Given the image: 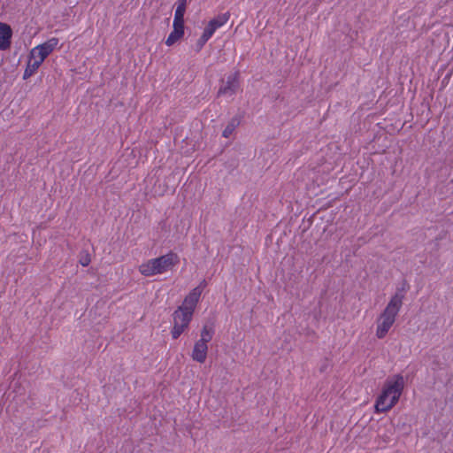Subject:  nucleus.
I'll use <instances>...</instances> for the list:
<instances>
[{"mask_svg":"<svg viewBox=\"0 0 453 453\" xmlns=\"http://www.w3.org/2000/svg\"><path fill=\"white\" fill-rule=\"evenodd\" d=\"M187 3V0L177 1L173 22L184 24V15L186 12Z\"/></svg>","mask_w":453,"mask_h":453,"instance_id":"f8f14e48","label":"nucleus"},{"mask_svg":"<svg viewBox=\"0 0 453 453\" xmlns=\"http://www.w3.org/2000/svg\"><path fill=\"white\" fill-rule=\"evenodd\" d=\"M234 130V127L233 126H230L228 125L223 131V136L227 138L229 137V135L232 134Z\"/></svg>","mask_w":453,"mask_h":453,"instance_id":"dca6fc26","label":"nucleus"},{"mask_svg":"<svg viewBox=\"0 0 453 453\" xmlns=\"http://www.w3.org/2000/svg\"><path fill=\"white\" fill-rule=\"evenodd\" d=\"M184 35V24L173 22V31L170 33L165 40L167 46L173 45Z\"/></svg>","mask_w":453,"mask_h":453,"instance_id":"9d476101","label":"nucleus"},{"mask_svg":"<svg viewBox=\"0 0 453 453\" xmlns=\"http://www.w3.org/2000/svg\"><path fill=\"white\" fill-rule=\"evenodd\" d=\"M193 313L185 311L181 308H178L173 313V326L171 331L173 339H177L180 334L188 328Z\"/></svg>","mask_w":453,"mask_h":453,"instance_id":"39448f33","label":"nucleus"},{"mask_svg":"<svg viewBox=\"0 0 453 453\" xmlns=\"http://www.w3.org/2000/svg\"><path fill=\"white\" fill-rule=\"evenodd\" d=\"M59 40L57 37H51L43 43L31 49L29 52V59L37 65L44 62V60L58 48Z\"/></svg>","mask_w":453,"mask_h":453,"instance_id":"20e7f679","label":"nucleus"},{"mask_svg":"<svg viewBox=\"0 0 453 453\" xmlns=\"http://www.w3.org/2000/svg\"><path fill=\"white\" fill-rule=\"evenodd\" d=\"M213 336V330L212 328L205 326L203 327L200 334V339L198 341L203 342L206 344H208Z\"/></svg>","mask_w":453,"mask_h":453,"instance_id":"4468645a","label":"nucleus"},{"mask_svg":"<svg viewBox=\"0 0 453 453\" xmlns=\"http://www.w3.org/2000/svg\"><path fill=\"white\" fill-rule=\"evenodd\" d=\"M210 39V37H208L205 34L203 33L196 42L197 50H200Z\"/></svg>","mask_w":453,"mask_h":453,"instance_id":"2eb2a0df","label":"nucleus"},{"mask_svg":"<svg viewBox=\"0 0 453 453\" xmlns=\"http://www.w3.org/2000/svg\"><path fill=\"white\" fill-rule=\"evenodd\" d=\"M239 87V74L234 73L222 80L218 94L219 96L230 97L238 91Z\"/></svg>","mask_w":453,"mask_h":453,"instance_id":"423d86ee","label":"nucleus"},{"mask_svg":"<svg viewBox=\"0 0 453 453\" xmlns=\"http://www.w3.org/2000/svg\"><path fill=\"white\" fill-rule=\"evenodd\" d=\"M12 29L9 25L0 23V50H6L10 47L12 38Z\"/></svg>","mask_w":453,"mask_h":453,"instance_id":"9b49d317","label":"nucleus"},{"mask_svg":"<svg viewBox=\"0 0 453 453\" xmlns=\"http://www.w3.org/2000/svg\"><path fill=\"white\" fill-rule=\"evenodd\" d=\"M208 344L196 341L191 353V357L194 361L198 363H204L207 358Z\"/></svg>","mask_w":453,"mask_h":453,"instance_id":"1a4fd4ad","label":"nucleus"},{"mask_svg":"<svg viewBox=\"0 0 453 453\" xmlns=\"http://www.w3.org/2000/svg\"><path fill=\"white\" fill-rule=\"evenodd\" d=\"M230 19L229 12L219 14L211 19L203 29V34L211 38L214 33L220 27H224Z\"/></svg>","mask_w":453,"mask_h":453,"instance_id":"6e6552de","label":"nucleus"},{"mask_svg":"<svg viewBox=\"0 0 453 453\" xmlns=\"http://www.w3.org/2000/svg\"><path fill=\"white\" fill-rule=\"evenodd\" d=\"M403 298L404 295L401 292H396L390 297L385 309L376 319L377 338L382 339L388 334L403 306Z\"/></svg>","mask_w":453,"mask_h":453,"instance_id":"f03ea898","label":"nucleus"},{"mask_svg":"<svg viewBox=\"0 0 453 453\" xmlns=\"http://www.w3.org/2000/svg\"><path fill=\"white\" fill-rule=\"evenodd\" d=\"M404 385L405 380L401 374H395L388 378L380 395L376 398L374 404L375 412L383 413L391 410L398 403Z\"/></svg>","mask_w":453,"mask_h":453,"instance_id":"f257e3e1","label":"nucleus"},{"mask_svg":"<svg viewBox=\"0 0 453 453\" xmlns=\"http://www.w3.org/2000/svg\"><path fill=\"white\" fill-rule=\"evenodd\" d=\"M206 286L205 280H203L197 287L194 288L188 295L184 298L180 308L194 313L196 306L200 299L203 288Z\"/></svg>","mask_w":453,"mask_h":453,"instance_id":"0eeeda50","label":"nucleus"},{"mask_svg":"<svg viewBox=\"0 0 453 453\" xmlns=\"http://www.w3.org/2000/svg\"><path fill=\"white\" fill-rule=\"evenodd\" d=\"M179 263V257L173 252H169L158 257L148 259L142 262L139 267V273L145 277H152L171 271Z\"/></svg>","mask_w":453,"mask_h":453,"instance_id":"7ed1b4c3","label":"nucleus"},{"mask_svg":"<svg viewBox=\"0 0 453 453\" xmlns=\"http://www.w3.org/2000/svg\"><path fill=\"white\" fill-rule=\"evenodd\" d=\"M39 65H37V63H34L30 59H28L27 65L25 68L24 73H23V79L27 80L29 77H31L33 74H35L37 70L39 69Z\"/></svg>","mask_w":453,"mask_h":453,"instance_id":"ddd939ff","label":"nucleus"},{"mask_svg":"<svg viewBox=\"0 0 453 453\" xmlns=\"http://www.w3.org/2000/svg\"><path fill=\"white\" fill-rule=\"evenodd\" d=\"M89 262H90V259L88 257H86L85 258L81 260V264L83 266H87L89 264Z\"/></svg>","mask_w":453,"mask_h":453,"instance_id":"f3484780","label":"nucleus"}]
</instances>
